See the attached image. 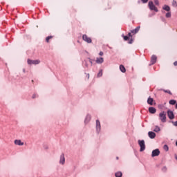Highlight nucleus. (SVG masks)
<instances>
[{"label":"nucleus","mask_w":177,"mask_h":177,"mask_svg":"<svg viewBox=\"0 0 177 177\" xmlns=\"http://www.w3.org/2000/svg\"><path fill=\"white\" fill-rule=\"evenodd\" d=\"M159 118H160V121H162V122H166V121H167V114L164 111L161 112L159 114Z\"/></svg>","instance_id":"nucleus-1"},{"label":"nucleus","mask_w":177,"mask_h":177,"mask_svg":"<svg viewBox=\"0 0 177 177\" xmlns=\"http://www.w3.org/2000/svg\"><path fill=\"white\" fill-rule=\"evenodd\" d=\"M139 146L140 147V151H145L146 149V145H145V140H138Z\"/></svg>","instance_id":"nucleus-2"},{"label":"nucleus","mask_w":177,"mask_h":177,"mask_svg":"<svg viewBox=\"0 0 177 177\" xmlns=\"http://www.w3.org/2000/svg\"><path fill=\"white\" fill-rule=\"evenodd\" d=\"M82 39L83 41H85V42H87V44H92V39L86 35H83Z\"/></svg>","instance_id":"nucleus-3"},{"label":"nucleus","mask_w":177,"mask_h":177,"mask_svg":"<svg viewBox=\"0 0 177 177\" xmlns=\"http://www.w3.org/2000/svg\"><path fill=\"white\" fill-rule=\"evenodd\" d=\"M149 7L151 10H154L155 12H158V10L157 9L156 6H154L153 3V1L149 2Z\"/></svg>","instance_id":"nucleus-4"},{"label":"nucleus","mask_w":177,"mask_h":177,"mask_svg":"<svg viewBox=\"0 0 177 177\" xmlns=\"http://www.w3.org/2000/svg\"><path fill=\"white\" fill-rule=\"evenodd\" d=\"M160 156V149H156L152 151L151 157H157Z\"/></svg>","instance_id":"nucleus-5"},{"label":"nucleus","mask_w":177,"mask_h":177,"mask_svg":"<svg viewBox=\"0 0 177 177\" xmlns=\"http://www.w3.org/2000/svg\"><path fill=\"white\" fill-rule=\"evenodd\" d=\"M39 63H41V61H39V59H36V60L28 59V64H39Z\"/></svg>","instance_id":"nucleus-6"},{"label":"nucleus","mask_w":177,"mask_h":177,"mask_svg":"<svg viewBox=\"0 0 177 177\" xmlns=\"http://www.w3.org/2000/svg\"><path fill=\"white\" fill-rule=\"evenodd\" d=\"M14 143L17 146H24V142H21V140H15L14 141Z\"/></svg>","instance_id":"nucleus-7"},{"label":"nucleus","mask_w":177,"mask_h":177,"mask_svg":"<svg viewBox=\"0 0 177 177\" xmlns=\"http://www.w3.org/2000/svg\"><path fill=\"white\" fill-rule=\"evenodd\" d=\"M167 115L170 120H174L175 118V115H174V112L171 111H167Z\"/></svg>","instance_id":"nucleus-8"},{"label":"nucleus","mask_w":177,"mask_h":177,"mask_svg":"<svg viewBox=\"0 0 177 177\" xmlns=\"http://www.w3.org/2000/svg\"><path fill=\"white\" fill-rule=\"evenodd\" d=\"M64 162H66V158H64V153H62L60 156L59 163L64 165Z\"/></svg>","instance_id":"nucleus-9"},{"label":"nucleus","mask_w":177,"mask_h":177,"mask_svg":"<svg viewBox=\"0 0 177 177\" xmlns=\"http://www.w3.org/2000/svg\"><path fill=\"white\" fill-rule=\"evenodd\" d=\"M157 62V56L152 55L151 57V64H155V63Z\"/></svg>","instance_id":"nucleus-10"},{"label":"nucleus","mask_w":177,"mask_h":177,"mask_svg":"<svg viewBox=\"0 0 177 177\" xmlns=\"http://www.w3.org/2000/svg\"><path fill=\"white\" fill-rule=\"evenodd\" d=\"M148 136L149 138H150V139H154V138H156V133L153 131H149L148 133Z\"/></svg>","instance_id":"nucleus-11"},{"label":"nucleus","mask_w":177,"mask_h":177,"mask_svg":"<svg viewBox=\"0 0 177 177\" xmlns=\"http://www.w3.org/2000/svg\"><path fill=\"white\" fill-rule=\"evenodd\" d=\"M139 30H140V26H138L135 29L132 30L131 32V34H134V35L138 34V32H139Z\"/></svg>","instance_id":"nucleus-12"},{"label":"nucleus","mask_w":177,"mask_h":177,"mask_svg":"<svg viewBox=\"0 0 177 177\" xmlns=\"http://www.w3.org/2000/svg\"><path fill=\"white\" fill-rule=\"evenodd\" d=\"M95 62L97 64H102V63L104 62V59H103V57H97Z\"/></svg>","instance_id":"nucleus-13"},{"label":"nucleus","mask_w":177,"mask_h":177,"mask_svg":"<svg viewBox=\"0 0 177 177\" xmlns=\"http://www.w3.org/2000/svg\"><path fill=\"white\" fill-rule=\"evenodd\" d=\"M149 113H151V114H156V108H154V107H149Z\"/></svg>","instance_id":"nucleus-14"},{"label":"nucleus","mask_w":177,"mask_h":177,"mask_svg":"<svg viewBox=\"0 0 177 177\" xmlns=\"http://www.w3.org/2000/svg\"><path fill=\"white\" fill-rule=\"evenodd\" d=\"M162 10H166V12H170V11H171V8H169V6H167V5H165V6L162 7Z\"/></svg>","instance_id":"nucleus-15"},{"label":"nucleus","mask_w":177,"mask_h":177,"mask_svg":"<svg viewBox=\"0 0 177 177\" xmlns=\"http://www.w3.org/2000/svg\"><path fill=\"white\" fill-rule=\"evenodd\" d=\"M100 122L99 120H96V129L97 131H100Z\"/></svg>","instance_id":"nucleus-16"},{"label":"nucleus","mask_w":177,"mask_h":177,"mask_svg":"<svg viewBox=\"0 0 177 177\" xmlns=\"http://www.w3.org/2000/svg\"><path fill=\"white\" fill-rule=\"evenodd\" d=\"M153 99L151 97H149L147 100V103L148 104H150V106H153Z\"/></svg>","instance_id":"nucleus-17"},{"label":"nucleus","mask_w":177,"mask_h":177,"mask_svg":"<svg viewBox=\"0 0 177 177\" xmlns=\"http://www.w3.org/2000/svg\"><path fill=\"white\" fill-rule=\"evenodd\" d=\"M120 70L122 71V73H125L127 71V69H125V66L123 65L120 66Z\"/></svg>","instance_id":"nucleus-18"},{"label":"nucleus","mask_w":177,"mask_h":177,"mask_svg":"<svg viewBox=\"0 0 177 177\" xmlns=\"http://www.w3.org/2000/svg\"><path fill=\"white\" fill-rule=\"evenodd\" d=\"M88 63H91L92 66V59L88 58L87 60H86V64H85L86 67H88Z\"/></svg>","instance_id":"nucleus-19"},{"label":"nucleus","mask_w":177,"mask_h":177,"mask_svg":"<svg viewBox=\"0 0 177 177\" xmlns=\"http://www.w3.org/2000/svg\"><path fill=\"white\" fill-rule=\"evenodd\" d=\"M128 35L129 38H131V40L129 41V44H132V42L133 41V40L132 39V34L131 32H129Z\"/></svg>","instance_id":"nucleus-20"},{"label":"nucleus","mask_w":177,"mask_h":177,"mask_svg":"<svg viewBox=\"0 0 177 177\" xmlns=\"http://www.w3.org/2000/svg\"><path fill=\"white\" fill-rule=\"evenodd\" d=\"M115 176L116 177H122V173L120 171H118L115 174Z\"/></svg>","instance_id":"nucleus-21"},{"label":"nucleus","mask_w":177,"mask_h":177,"mask_svg":"<svg viewBox=\"0 0 177 177\" xmlns=\"http://www.w3.org/2000/svg\"><path fill=\"white\" fill-rule=\"evenodd\" d=\"M161 131V129H160V127L158 126H156L155 129H153L154 132H160Z\"/></svg>","instance_id":"nucleus-22"},{"label":"nucleus","mask_w":177,"mask_h":177,"mask_svg":"<svg viewBox=\"0 0 177 177\" xmlns=\"http://www.w3.org/2000/svg\"><path fill=\"white\" fill-rule=\"evenodd\" d=\"M169 104H171L172 106H174V104H176V100H171L169 102Z\"/></svg>","instance_id":"nucleus-23"},{"label":"nucleus","mask_w":177,"mask_h":177,"mask_svg":"<svg viewBox=\"0 0 177 177\" xmlns=\"http://www.w3.org/2000/svg\"><path fill=\"white\" fill-rule=\"evenodd\" d=\"M53 38V36H48L46 38V42L49 43V39H52Z\"/></svg>","instance_id":"nucleus-24"},{"label":"nucleus","mask_w":177,"mask_h":177,"mask_svg":"<svg viewBox=\"0 0 177 177\" xmlns=\"http://www.w3.org/2000/svg\"><path fill=\"white\" fill-rule=\"evenodd\" d=\"M171 11H167V12L166 13V17L169 18L171 17Z\"/></svg>","instance_id":"nucleus-25"},{"label":"nucleus","mask_w":177,"mask_h":177,"mask_svg":"<svg viewBox=\"0 0 177 177\" xmlns=\"http://www.w3.org/2000/svg\"><path fill=\"white\" fill-rule=\"evenodd\" d=\"M103 75V70H100L97 74V77H102Z\"/></svg>","instance_id":"nucleus-26"},{"label":"nucleus","mask_w":177,"mask_h":177,"mask_svg":"<svg viewBox=\"0 0 177 177\" xmlns=\"http://www.w3.org/2000/svg\"><path fill=\"white\" fill-rule=\"evenodd\" d=\"M165 93H169V95H172V93L169 90H163Z\"/></svg>","instance_id":"nucleus-27"},{"label":"nucleus","mask_w":177,"mask_h":177,"mask_svg":"<svg viewBox=\"0 0 177 177\" xmlns=\"http://www.w3.org/2000/svg\"><path fill=\"white\" fill-rule=\"evenodd\" d=\"M86 121H91V115H88L86 116L85 122H86Z\"/></svg>","instance_id":"nucleus-28"},{"label":"nucleus","mask_w":177,"mask_h":177,"mask_svg":"<svg viewBox=\"0 0 177 177\" xmlns=\"http://www.w3.org/2000/svg\"><path fill=\"white\" fill-rule=\"evenodd\" d=\"M163 149L164 150H165V151H168L169 150L168 145H164Z\"/></svg>","instance_id":"nucleus-29"},{"label":"nucleus","mask_w":177,"mask_h":177,"mask_svg":"<svg viewBox=\"0 0 177 177\" xmlns=\"http://www.w3.org/2000/svg\"><path fill=\"white\" fill-rule=\"evenodd\" d=\"M172 6H173L174 8H176V6H177V3H176V1H174L172 2Z\"/></svg>","instance_id":"nucleus-30"},{"label":"nucleus","mask_w":177,"mask_h":177,"mask_svg":"<svg viewBox=\"0 0 177 177\" xmlns=\"http://www.w3.org/2000/svg\"><path fill=\"white\" fill-rule=\"evenodd\" d=\"M123 38L125 41H128V39H129V37L128 36H124Z\"/></svg>","instance_id":"nucleus-31"},{"label":"nucleus","mask_w":177,"mask_h":177,"mask_svg":"<svg viewBox=\"0 0 177 177\" xmlns=\"http://www.w3.org/2000/svg\"><path fill=\"white\" fill-rule=\"evenodd\" d=\"M162 171L163 172H166L167 171V167H164L162 169Z\"/></svg>","instance_id":"nucleus-32"},{"label":"nucleus","mask_w":177,"mask_h":177,"mask_svg":"<svg viewBox=\"0 0 177 177\" xmlns=\"http://www.w3.org/2000/svg\"><path fill=\"white\" fill-rule=\"evenodd\" d=\"M32 99H35V97H37V95L35 94H33L32 96Z\"/></svg>","instance_id":"nucleus-33"},{"label":"nucleus","mask_w":177,"mask_h":177,"mask_svg":"<svg viewBox=\"0 0 177 177\" xmlns=\"http://www.w3.org/2000/svg\"><path fill=\"white\" fill-rule=\"evenodd\" d=\"M99 55H100V56H103L104 53L102 51H101V52H100Z\"/></svg>","instance_id":"nucleus-34"},{"label":"nucleus","mask_w":177,"mask_h":177,"mask_svg":"<svg viewBox=\"0 0 177 177\" xmlns=\"http://www.w3.org/2000/svg\"><path fill=\"white\" fill-rule=\"evenodd\" d=\"M174 66H177V61L174 63Z\"/></svg>","instance_id":"nucleus-35"},{"label":"nucleus","mask_w":177,"mask_h":177,"mask_svg":"<svg viewBox=\"0 0 177 177\" xmlns=\"http://www.w3.org/2000/svg\"><path fill=\"white\" fill-rule=\"evenodd\" d=\"M174 125H175V127H177V121H176V122H174Z\"/></svg>","instance_id":"nucleus-36"},{"label":"nucleus","mask_w":177,"mask_h":177,"mask_svg":"<svg viewBox=\"0 0 177 177\" xmlns=\"http://www.w3.org/2000/svg\"><path fill=\"white\" fill-rule=\"evenodd\" d=\"M147 1H143L142 3H147Z\"/></svg>","instance_id":"nucleus-37"},{"label":"nucleus","mask_w":177,"mask_h":177,"mask_svg":"<svg viewBox=\"0 0 177 177\" xmlns=\"http://www.w3.org/2000/svg\"><path fill=\"white\" fill-rule=\"evenodd\" d=\"M176 109H177V103H176Z\"/></svg>","instance_id":"nucleus-38"},{"label":"nucleus","mask_w":177,"mask_h":177,"mask_svg":"<svg viewBox=\"0 0 177 177\" xmlns=\"http://www.w3.org/2000/svg\"><path fill=\"white\" fill-rule=\"evenodd\" d=\"M176 146H177V141H176Z\"/></svg>","instance_id":"nucleus-39"},{"label":"nucleus","mask_w":177,"mask_h":177,"mask_svg":"<svg viewBox=\"0 0 177 177\" xmlns=\"http://www.w3.org/2000/svg\"><path fill=\"white\" fill-rule=\"evenodd\" d=\"M32 82H34V80H32Z\"/></svg>","instance_id":"nucleus-40"},{"label":"nucleus","mask_w":177,"mask_h":177,"mask_svg":"<svg viewBox=\"0 0 177 177\" xmlns=\"http://www.w3.org/2000/svg\"><path fill=\"white\" fill-rule=\"evenodd\" d=\"M116 158H117V160H118V157H117Z\"/></svg>","instance_id":"nucleus-41"},{"label":"nucleus","mask_w":177,"mask_h":177,"mask_svg":"<svg viewBox=\"0 0 177 177\" xmlns=\"http://www.w3.org/2000/svg\"><path fill=\"white\" fill-rule=\"evenodd\" d=\"M88 78H89V75H88Z\"/></svg>","instance_id":"nucleus-42"},{"label":"nucleus","mask_w":177,"mask_h":177,"mask_svg":"<svg viewBox=\"0 0 177 177\" xmlns=\"http://www.w3.org/2000/svg\"><path fill=\"white\" fill-rule=\"evenodd\" d=\"M176 158L177 159V156L176 157Z\"/></svg>","instance_id":"nucleus-43"}]
</instances>
